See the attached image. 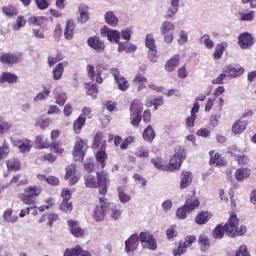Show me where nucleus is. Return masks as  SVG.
Returning <instances> with one entry per match:
<instances>
[{
  "mask_svg": "<svg viewBox=\"0 0 256 256\" xmlns=\"http://www.w3.org/2000/svg\"><path fill=\"white\" fill-rule=\"evenodd\" d=\"M87 45L90 49L96 51V53H103L105 51V42L98 36H92L87 39Z\"/></svg>",
  "mask_w": 256,
  "mask_h": 256,
  "instance_id": "obj_13",
  "label": "nucleus"
},
{
  "mask_svg": "<svg viewBox=\"0 0 256 256\" xmlns=\"http://www.w3.org/2000/svg\"><path fill=\"white\" fill-rule=\"evenodd\" d=\"M32 36L35 39H45V29L41 26L32 29Z\"/></svg>",
  "mask_w": 256,
  "mask_h": 256,
  "instance_id": "obj_61",
  "label": "nucleus"
},
{
  "mask_svg": "<svg viewBox=\"0 0 256 256\" xmlns=\"http://www.w3.org/2000/svg\"><path fill=\"white\" fill-rule=\"evenodd\" d=\"M6 166L8 171H20L21 170V160L19 158H9L6 161Z\"/></svg>",
  "mask_w": 256,
  "mask_h": 256,
  "instance_id": "obj_35",
  "label": "nucleus"
},
{
  "mask_svg": "<svg viewBox=\"0 0 256 256\" xmlns=\"http://www.w3.org/2000/svg\"><path fill=\"white\" fill-rule=\"evenodd\" d=\"M141 111H143V103L139 100H134L130 105V119L133 127H139V123H141L143 117Z\"/></svg>",
  "mask_w": 256,
  "mask_h": 256,
  "instance_id": "obj_7",
  "label": "nucleus"
},
{
  "mask_svg": "<svg viewBox=\"0 0 256 256\" xmlns=\"http://www.w3.org/2000/svg\"><path fill=\"white\" fill-rule=\"evenodd\" d=\"M147 57H148V61H150V63H157V61H159V54L157 52V48L148 50Z\"/></svg>",
  "mask_w": 256,
  "mask_h": 256,
  "instance_id": "obj_58",
  "label": "nucleus"
},
{
  "mask_svg": "<svg viewBox=\"0 0 256 256\" xmlns=\"http://www.w3.org/2000/svg\"><path fill=\"white\" fill-rule=\"evenodd\" d=\"M131 35H133V27L129 26L120 31V38L125 42L129 43L131 41Z\"/></svg>",
  "mask_w": 256,
  "mask_h": 256,
  "instance_id": "obj_48",
  "label": "nucleus"
},
{
  "mask_svg": "<svg viewBox=\"0 0 256 256\" xmlns=\"http://www.w3.org/2000/svg\"><path fill=\"white\" fill-rule=\"evenodd\" d=\"M109 211L111 218L117 221V219H120L121 214L123 213V210L121 209L120 205H111L109 206Z\"/></svg>",
  "mask_w": 256,
  "mask_h": 256,
  "instance_id": "obj_42",
  "label": "nucleus"
},
{
  "mask_svg": "<svg viewBox=\"0 0 256 256\" xmlns=\"http://www.w3.org/2000/svg\"><path fill=\"white\" fill-rule=\"evenodd\" d=\"M104 20L106 25L109 27H118L119 26V17L113 11H107L104 14Z\"/></svg>",
  "mask_w": 256,
  "mask_h": 256,
  "instance_id": "obj_27",
  "label": "nucleus"
},
{
  "mask_svg": "<svg viewBox=\"0 0 256 256\" xmlns=\"http://www.w3.org/2000/svg\"><path fill=\"white\" fill-rule=\"evenodd\" d=\"M81 253H83V248H81L80 246H76L74 248L71 249H66L64 251V256H79L81 255Z\"/></svg>",
  "mask_w": 256,
  "mask_h": 256,
  "instance_id": "obj_57",
  "label": "nucleus"
},
{
  "mask_svg": "<svg viewBox=\"0 0 256 256\" xmlns=\"http://www.w3.org/2000/svg\"><path fill=\"white\" fill-rule=\"evenodd\" d=\"M65 56H63V53L57 52L56 56H49L48 57V65L49 67H53L55 64L59 63V61H63Z\"/></svg>",
  "mask_w": 256,
  "mask_h": 256,
  "instance_id": "obj_54",
  "label": "nucleus"
},
{
  "mask_svg": "<svg viewBox=\"0 0 256 256\" xmlns=\"http://www.w3.org/2000/svg\"><path fill=\"white\" fill-rule=\"evenodd\" d=\"M118 197L122 203H129L131 201V196L125 193V190L121 187L118 188Z\"/></svg>",
  "mask_w": 256,
  "mask_h": 256,
  "instance_id": "obj_62",
  "label": "nucleus"
},
{
  "mask_svg": "<svg viewBox=\"0 0 256 256\" xmlns=\"http://www.w3.org/2000/svg\"><path fill=\"white\" fill-rule=\"evenodd\" d=\"M193 183V172L182 171L180 175V189H187Z\"/></svg>",
  "mask_w": 256,
  "mask_h": 256,
  "instance_id": "obj_21",
  "label": "nucleus"
},
{
  "mask_svg": "<svg viewBox=\"0 0 256 256\" xmlns=\"http://www.w3.org/2000/svg\"><path fill=\"white\" fill-rule=\"evenodd\" d=\"M86 122H87V118H85L83 115H80L73 122V131H74V133H76V135H79V133H81V129H83Z\"/></svg>",
  "mask_w": 256,
  "mask_h": 256,
  "instance_id": "obj_36",
  "label": "nucleus"
},
{
  "mask_svg": "<svg viewBox=\"0 0 256 256\" xmlns=\"http://www.w3.org/2000/svg\"><path fill=\"white\" fill-rule=\"evenodd\" d=\"M111 75L114 77V81L118 86L119 91H127L130 87L129 80L125 78V76H122L119 72V69L112 68L110 70Z\"/></svg>",
  "mask_w": 256,
  "mask_h": 256,
  "instance_id": "obj_11",
  "label": "nucleus"
},
{
  "mask_svg": "<svg viewBox=\"0 0 256 256\" xmlns=\"http://www.w3.org/2000/svg\"><path fill=\"white\" fill-rule=\"evenodd\" d=\"M139 241L143 249H149L150 251L157 250V239L149 232H141L139 234Z\"/></svg>",
  "mask_w": 256,
  "mask_h": 256,
  "instance_id": "obj_9",
  "label": "nucleus"
},
{
  "mask_svg": "<svg viewBox=\"0 0 256 256\" xmlns=\"http://www.w3.org/2000/svg\"><path fill=\"white\" fill-rule=\"evenodd\" d=\"M100 204L97 205L92 213V218L97 223L105 220V215H107V211H109L110 203L109 200L105 197L99 198Z\"/></svg>",
  "mask_w": 256,
  "mask_h": 256,
  "instance_id": "obj_5",
  "label": "nucleus"
},
{
  "mask_svg": "<svg viewBox=\"0 0 256 256\" xmlns=\"http://www.w3.org/2000/svg\"><path fill=\"white\" fill-rule=\"evenodd\" d=\"M51 95V88L43 86V91L39 92L33 99L34 103H39V101H45Z\"/></svg>",
  "mask_w": 256,
  "mask_h": 256,
  "instance_id": "obj_39",
  "label": "nucleus"
},
{
  "mask_svg": "<svg viewBox=\"0 0 256 256\" xmlns=\"http://www.w3.org/2000/svg\"><path fill=\"white\" fill-rule=\"evenodd\" d=\"M198 244L200 245V251H202V253H205V251H207V249L211 247V242L209 241V237H207V235L205 234H201L198 237Z\"/></svg>",
  "mask_w": 256,
  "mask_h": 256,
  "instance_id": "obj_38",
  "label": "nucleus"
},
{
  "mask_svg": "<svg viewBox=\"0 0 256 256\" xmlns=\"http://www.w3.org/2000/svg\"><path fill=\"white\" fill-rule=\"evenodd\" d=\"M17 215H13L12 209H7L3 213V220L6 221V223H17Z\"/></svg>",
  "mask_w": 256,
  "mask_h": 256,
  "instance_id": "obj_46",
  "label": "nucleus"
},
{
  "mask_svg": "<svg viewBox=\"0 0 256 256\" xmlns=\"http://www.w3.org/2000/svg\"><path fill=\"white\" fill-rule=\"evenodd\" d=\"M238 45L241 49H249L253 47V36L247 32L240 34L238 37Z\"/></svg>",
  "mask_w": 256,
  "mask_h": 256,
  "instance_id": "obj_18",
  "label": "nucleus"
},
{
  "mask_svg": "<svg viewBox=\"0 0 256 256\" xmlns=\"http://www.w3.org/2000/svg\"><path fill=\"white\" fill-rule=\"evenodd\" d=\"M17 76L9 72H3L0 76V83H16Z\"/></svg>",
  "mask_w": 256,
  "mask_h": 256,
  "instance_id": "obj_44",
  "label": "nucleus"
},
{
  "mask_svg": "<svg viewBox=\"0 0 256 256\" xmlns=\"http://www.w3.org/2000/svg\"><path fill=\"white\" fill-rule=\"evenodd\" d=\"M100 35L102 37H106L107 40L110 41V43H117L118 47H119V43H122L121 32L119 30L111 29L107 26H104L100 30Z\"/></svg>",
  "mask_w": 256,
  "mask_h": 256,
  "instance_id": "obj_10",
  "label": "nucleus"
},
{
  "mask_svg": "<svg viewBox=\"0 0 256 256\" xmlns=\"http://www.w3.org/2000/svg\"><path fill=\"white\" fill-rule=\"evenodd\" d=\"M67 65H69V62L63 61L54 67L52 71L54 81H60L61 77H63V72L65 71V67H67Z\"/></svg>",
  "mask_w": 256,
  "mask_h": 256,
  "instance_id": "obj_29",
  "label": "nucleus"
},
{
  "mask_svg": "<svg viewBox=\"0 0 256 256\" xmlns=\"http://www.w3.org/2000/svg\"><path fill=\"white\" fill-rule=\"evenodd\" d=\"M123 51H125V53H135V51H137V46L129 42L119 43L118 53H123Z\"/></svg>",
  "mask_w": 256,
  "mask_h": 256,
  "instance_id": "obj_34",
  "label": "nucleus"
},
{
  "mask_svg": "<svg viewBox=\"0 0 256 256\" xmlns=\"http://www.w3.org/2000/svg\"><path fill=\"white\" fill-rule=\"evenodd\" d=\"M210 155V165H214L215 167H225L226 162L223 157H221L220 153L215 152L214 150H211L209 152Z\"/></svg>",
  "mask_w": 256,
  "mask_h": 256,
  "instance_id": "obj_24",
  "label": "nucleus"
},
{
  "mask_svg": "<svg viewBox=\"0 0 256 256\" xmlns=\"http://www.w3.org/2000/svg\"><path fill=\"white\" fill-rule=\"evenodd\" d=\"M96 160L101 165V169H105V162L107 161V153L105 149L100 148V151L96 153Z\"/></svg>",
  "mask_w": 256,
  "mask_h": 256,
  "instance_id": "obj_49",
  "label": "nucleus"
},
{
  "mask_svg": "<svg viewBox=\"0 0 256 256\" xmlns=\"http://www.w3.org/2000/svg\"><path fill=\"white\" fill-rule=\"evenodd\" d=\"M132 83L137 86V91H143L147 87V77L138 73L134 76Z\"/></svg>",
  "mask_w": 256,
  "mask_h": 256,
  "instance_id": "obj_30",
  "label": "nucleus"
},
{
  "mask_svg": "<svg viewBox=\"0 0 256 256\" xmlns=\"http://www.w3.org/2000/svg\"><path fill=\"white\" fill-rule=\"evenodd\" d=\"M94 147L98 149H106L107 148V141L103 139V133L98 132L94 136Z\"/></svg>",
  "mask_w": 256,
  "mask_h": 256,
  "instance_id": "obj_40",
  "label": "nucleus"
},
{
  "mask_svg": "<svg viewBox=\"0 0 256 256\" xmlns=\"http://www.w3.org/2000/svg\"><path fill=\"white\" fill-rule=\"evenodd\" d=\"M151 163L154 165L155 169H158V171H169L167 161L159 156L152 158Z\"/></svg>",
  "mask_w": 256,
  "mask_h": 256,
  "instance_id": "obj_33",
  "label": "nucleus"
},
{
  "mask_svg": "<svg viewBox=\"0 0 256 256\" xmlns=\"http://www.w3.org/2000/svg\"><path fill=\"white\" fill-rule=\"evenodd\" d=\"M87 75L92 81H96V83H99L100 85L103 83V77H101V74L103 73V68L101 65L93 66L91 64H88L86 67Z\"/></svg>",
  "mask_w": 256,
  "mask_h": 256,
  "instance_id": "obj_12",
  "label": "nucleus"
},
{
  "mask_svg": "<svg viewBox=\"0 0 256 256\" xmlns=\"http://www.w3.org/2000/svg\"><path fill=\"white\" fill-rule=\"evenodd\" d=\"M64 179L68 181L69 185H76V183H79V179H81V176L77 174L75 165L71 164L66 167V174L64 176Z\"/></svg>",
  "mask_w": 256,
  "mask_h": 256,
  "instance_id": "obj_14",
  "label": "nucleus"
},
{
  "mask_svg": "<svg viewBox=\"0 0 256 256\" xmlns=\"http://www.w3.org/2000/svg\"><path fill=\"white\" fill-rule=\"evenodd\" d=\"M109 174L102 171L100 173H87L84 176V185L87 189H97L100 195H107L109 189Z\"/></svg>",
  "mask_w": 256,
  "mask_h": 256,
  "instance_id": "obj_1",
  "label": "nucleus"
},
{
  "mask_svg": "<svg viewBox=\"0 0 256 256\" xmlns=\"http://www.w3.org/2000/svg\"><path fill=\"white\" fill-rule=\"evenodd\" d=\"M145 47L150 49H157V44L155 43V36L153 34H147L145 37Z\"/></svg>",
  "mask_w": 256,
  "mask_h": 256,
  "instance_id": "obj_50",
  "label": "nucleus"
},
{
  "mask_svg": "<svg viewBox=\"0 0 256 256\" xmlns=\"http://www.w3.org/2000/svg\"><path fill=\"white\" fill-rule=\"evenodd\" d=\"M135 155L136 157H140V159H147L149 157V150L143 146L137 147Z\"/></svg>",
  "mask_w": 256,
  "mask_h": 256,
  "instance_id": "obj_60",
  "label": "nucleus"
},
{
  "mask_svg": "<svg viewBox=\"0 0 256 256\" xmlns=\"http://www.w3.org/2000/svg\"><path fill=\"white\" fill-rule=\"evenodd\" d=\"M21 53H3L0 55V62L5 65H13L14 63H21Z\"/></svg>",
  "mask_w": 256,
  "mask_h": 256,
  "instance_id": "obj_15",
  "label": "nucleus"
},
{
  "mask_svg": "<svg viewBox=\"0 0 256 256\" xmlns=\"http://www.w3.org/2000/svg\"><path fill=\"white\" fill-rule=\"evenodd\" d=\"M142 137L144 141H147L148 143H152L155 139V130L153 129V126L149 125L142 134Z\"/></svg>",
  "mask_w": 256,
  "mask_h": 256,
  "instance_id": "obj_41",
  "label": "nucleus"
},
{
  "mask_svg": "<svg viewBox=\"0 0 256 256\" xmlns=\"http://www.w3.org/2000/svg\"><path fill=\"white\" fill-rule=\"evenodd\" d=\"M53 205H55V198H52V197L47 198L44 201V205L38 207V211L40 213H43V211H45L47 209H51V207H53Z\"/></svg>",
  "mask_w": 256,
  "mask_h": 256,
  "instance_id": "obj_56",
  "label": "nucleus"
},
{
  "mask_svg": "<svg viewBox=\"0 0 256 256\" xmlns=\"http://www.w3.org/2000/svg\"><path fill=\"white\" fill-rule=\"evenodd\" d=\"M2 11H3L4 15H6L7 17H15V15H17L19 13L17 8H15L12 5L4 6L2 8Z\"/></svg>",
  "mask_w": 256,
  "mask_h": 256,
  "instance_id": "obj_55",
  "label": "nucleus"
},
{
  "mask_svg": "<svg viewBox=\"0 0 256 256\" xmlns=\"http://www.w3.org/2000/svg\"><path fill=\"white\" fill-rule=\"evenodd\" d=\"M54 97L57 105H60V107H63L67 103V94L63 92L61 86L54 88Z\"/></svg>",
  "mask_w": 256,
  "mask_h": 256,
  "instance_id": "obj_26",
  "label": "nucleus"
},
{
  "mask_svg": "<svg viewBox=\"0 0 256 256\" xmlns=\"http://www.w3.org/2000/svg\"><path fill=\"white\" fill-rule=\"evenodd\" d=\"M235 256H251V254H249V251L247 250V246L246 245H241L236 250Z\"/></svg>",
  "mask_w": 256,
  "mask_h": 256,
  "instance_id": "obj_64",
  "label": "nucleus"
},
{
  "mask_svg": "<svg viewBox=\"0 0 256 256\" xmlns=\"http://www.w3.org/2000/svg\"><path fill=\"white\" fill-rule=\"evenodd\" d=\"M223 73H226V75H228V77H231V79H235L236 77H240V75H243V73H245V69L241 66L228 65L223 68Z\"/></svg>",
  "mask_w": 256,
  "mask_h": 256,
  "instance_id": "obj_19",
  "label": "nucleus"
},
{
  "mask_svg": "<svg viewBox=\"0 0 256 256\" xmlns=\"http://www.w3.org/2000/svg\"><path fill=\"white\" fill-rule=\"evenodd\" d=\"M171 7L167 10V13L165 15L166 19H172V17H175L177 15V12L179 11V4L175 2H170Z\"/></svg>",
  "mask_w": 256,
  "mask_h": 256,
  "instance_id": "obj_51",
  "label": "nucleus"
},
{
  "mask_svg": "<svg viewBox=\"0 0 256 256\" xmlns=\"http://www.w3.org/2000/svg\"><path fill=\"white\" fill-rule=\"evenodd\" d=\"M225 226L223 224L217 225L212 231L213 239H223L225 237Z\"/></svg>",
  "mask_w": 256,
  "mask_h": 256,
  "instance_id": "obj_43",
  "label": "nucleus"
},
{
  "mask_svg": "<svg viewBox=\"0 0 256 256\" xmlns=\"http://www.w3.org/2000/svg\"><path fill=\"white\" fill-rule=\"evenodd\" d=\"M27 24V21L25 20V17L18 16L15 23L12 26L13 31H19L22 27H25Z\"/></svg>",
  "mask_w": 256,
  "mask_h": 256,
  "instance_id": "obj_59",
  "label": "nucleus"
},
{
  "mask_svg": "<svg viewBox=\"0 0 256 256\" xmlns=\"http://www.w3.org/2000/svg\"><path fill=\"white\" fill-rule=\"evenodd\" d=\"M14 147H18L20 153H29L33 144L28 139L12 141Z\"/></svg>",
  "mask_w": 256,
  "mask_h": 256,
  "instance_id": "obj_20",
  "label": "nucleus"
},
{
  "mask_svg": "<svg viewBox=\"0 0 256 256\" xmlns=\"http://www.w3.org/2000/svg\"><path fill=\"white\" fill-rule=\"evenodd\" d=\"M60 209L64 213H71V211H73V204L69 202V200H62L60 204Z\"/></svg>",
  "mask_w": 256,
  "mask_h": 256,
  "instance_id": "obj_63",
  "label": "nucleus"
},
{
  "mask_svg": "<svg viewBox=\"0 0 256 256\" xmlns=\"http://www.w3.org/2000/svg\"><path fill=\"white\" fill-rule=\"evenodd\" d=\"M79 16L77 17L78 23L82 25L89 21V6L85 4H80L78 7Z\"/></svg>",
  "mask_w": 256,
  "mask_h": 256,
  "instance_id": "obj_23",
  "label": "nucleus"
},
{
  "mask_svg": "<svg viewBox=\"0 0 256 256\" xmlns=\"http://www.w3.org/2000/svg\"><path fill=\"white\" fill-rule=\"evenodd\" d=\"M68 227H69L70 233L74 237H83V235H85V230L82 229L81 226H79V222L75 220H69Z\"/></svg>",
  "mask_w": 256,
  "mask_h": 256,
  "instance_id": "obj_22",
  "label": "nucleus"
},
{
  "mask_svg": "<svg viewBox=\"0 0 256 256\" xmlns=\"http://www.w3.org/2000/svg\"><path fill=\"white\" fill-rule=\"evenodd\" d=\"M247 125H249L247 120H238L234 122L232 125V133H234V135H241V133H244L245 129H247Z\"/></svg>",
  "mask_w": 256,
  "mask_h": 256,
  "instance_id": "obj_32",
  "label": "nucleus"
},
{
  "mask_svg": "<svg viewBox=\"0 0 256 256\" xmlns=\"http://www.w3.org/2000/svg\"><path fill=\"white\" fill-rule=\"evenodd\" d=\"M87 149V140L82 139L81 137H76L72 151L75 161H83Z\"/></svg>",
  "mask_w": 256,
  "mask_h": 256,
  "instance_id": "obj_8",
  "label": "nucleus"
},
{
  "mask_svg": "<svg viewBox=\"0 0 256 256\" xmlns=\"http://www.w3.org/2000/svg\"><path fill=\"white\" fill-rule=\"evenodd\" d=\"M139 243H141L139 240V235H130V237L125 241V252L133 253V251H136L137 247H139Z\"/></svg>",
  "mask_w": 256,
  "mask_h": 256,
  "instance_id": "obj_16",
  "label": "nucleus"
},
{
  "mask_svg": "<svg viewBox=\"0 0 256 256\" xmlns=\"http://www.w3.org/2000/svg\"><path fill=\"white\" fill-rule=\"evenodd\" d=\"M200 205H201V201L198 200V198L195 196L187 198L184 204L186 211L188 213H193V211H195V209H198Z\"/></svg>",
  "mask_w": 256,
  "mask_h": 256,
  "instance_id": "obj_28",
  "label": "nucleus"
},
{
  "mask_svg": "<svg viewBox=\"0 0 256 256\" xmlns=\"http://www.w3.org/2000/svg\"><path fill=\"white\" fill-rule=\"evenodd\" d=\"M42 192L43 189L41 186H27L24 188V193L20 194V200L24 205H33L35 203V197H39Z\"/></svg>",
  "mask_w": 256,
  "mask_h": 256,
  "instance_id": "obj_3",
  "label": "nucleus"
},
{
  "mask_svg": "<svg viewBox=\"0 0 256 256\" xmlns=\"http://www.w3.org/2000/svg\"><path fill=\"white\" fill-rule=\"evenodd\" d=\"M227 47H228L227 42H222L218 44L214 50V59H221Z\"/></svg>",
  "mask_w": 256,
  "mask_h": 256,
  "instance_id": "obj_47",
  "label": "nucleus"
},
{
  "mask_svg": "<svg viewBox=\"0 0 256 256\" xmlns=\"http://www.w3.org/2000/svg\"><path fill=\"white\" fill-rule=\"evenodd\" d=\"M73 35H75V22L69 20L66 24V28L64 31V37L68 41H71V39H73Z\"/></svg>",
  "mask_w": 256,
  "mask_h": 256,
  "instance_id": "obj_37",
  "label": "nucleus"
},
{
  "mask_svg": "<svg viewBox=\"0 0 256 256\" xmlns=\"http://www.w3.org/2000/svg\"><path fill=\"white\" fill-rule=\"evenodd\" d=\"M178 45H185L189 43V34L185 30H180L178 32V39H177Z\"/></svg>",
  "mask_w": 256,
  "mask_h": 256,
  "instance_id": "obj_53",
  "label": "nucleus"
},
{
  "mask_svg": "<svg viewBox=\"0 0 256 256\" xmlns=\"http://www.w3.org/2000/svg\"><path fill=\"white\" fill-rule=\"evenodd\" d=\"M35 143L38 145L39 149H49V147H51V143H49V140L43 135L37 136Z\"/></svg>",
  "mask_w": 256,
  "mask_h": 256,
  "instance_id": "obj_45",
  "label": "nucleus"
},
{
  "mask_svg": "<svg viewBox=\"0 0 256 256\" xmlns=\"http://www.w3.org/2000/svg\"><path fill=\"white\" fill-rule=\"evenodd\" d=\"M160 34L166 45H171L175 41V23L171 21H164L160 25Z\"/></svg>",
  "mask_w": 256,
  "mask_h": 256,
  "instance_id": "obj_4",
  "label": "nucleus"
},
{
  "mask_svg": "<svg viewBox=\"0 0 256 256\" xmlns=\"http://www.w3.org/2000/svg\"><path fill=\"white\" fill-rule=\"evenodd\" d=\"M185 161V149L178 147L175 149L174 154L169 160L168 171H177L181 169V165Z\"/></svg>",
  "mask_w": 256,
  "mask_h": 256,
  "instance_id": "obj_6",
  "label": "nucleus"
},
{
  "mask_svg": "<svg viewBox=\"0 0 256 256\" xmlns=\"http://www.w3.org/2000/svg\"><path fill=\"white\" fill-rule=\"evenodd\" d=\"M180 63H181V55L174 54L171 56V58H169L166 61L165 65H164V69L168 73H173V71H175V69H177L179 67Z\"/></svg>",
  "mask_w": 256,
  "mask_h": 256,
  "instance_id": "obj_17",
  "label": "nucleus"
},
{
  "mask_svg": "<svg viewBox=\"0 0 256 256\" xmlns=\"http://www.w3.org/2000/svg\"><path fill=\"white\" fill-rule=\"evenodd\" d=\"M87 95H90L92 99H97V93H99V89L96 84L87 83L86 85Z\"/></svg>",
  "mask_w": 256,
  "mask_h": 256,
  "instance_id": "obj_52",
  "label": "nucleus"
},
{
  "mask_svg": "<svg viewBox=\"0 0 256 256\" xmlns=\"http://www.w3.org/2000/svg\"><path fill=\"white\" fill-rule=\"evenodd\" d=\"M213 217V214L209 211H202L198 213L195 217V223L197 225H205L209 223L210 219Z\"/></svg>",
  "mask_w": 256,
  "mask_h": 256,
  "instance_id": "obj_31",
  "label": "nucleus"
},
{
  "mask_svg": "<svg viewBox=\"0 0 256 256\" xmlns=\"http://www.w3.org/2000/svg\"><path fill=\"white\" fill-rule=\"evenodd\" d=\"M234 177L236 181L243 183L245 179H249V177H251V169L245 167L238 168L234 173Z\"/></svg>",
  "mask_w": 256,
  "mask_h": 256,
  "instance_id": "obj_25",
  "label": "nucleus"
},
{
  "mask_svg": "<svg viewBox=\"0 0 256 256\" xmlns=\"http://www.w3.org/2000/svg\"><path fill=\"white\" fill-rule=\"evenodd\" d=\"M224 229L228 237H243L247 233V226H239V218L234 212L230 213L227 223L224 225Z\"/></svg>",
  "mask_w": 256,
  "mask_h": 256,
  "instance_id": "obj_2",
  "label": "nucleus"
}]
</instances>
